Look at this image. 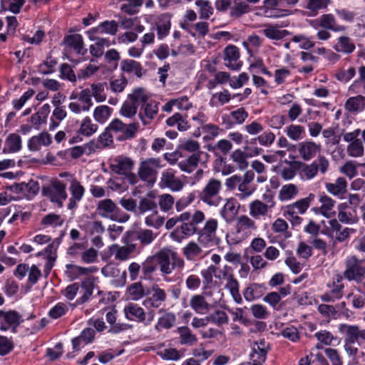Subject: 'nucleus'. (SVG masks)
<instances>
[{"label":"nucleus","mask_w":365,"mask_h":365,"mask_svg":"<svg viewBox=\"0 0 365 365\" xmlns=\"http://www.w3.org/2000/svg\"><path fill=\"white\" fill-rule=\"evenodd\" d=\"M112 112L113 108L108 106H98L94 109L93 118L100 124H103L108 120Z\"/></svg>","instance_id":"obj_52"},{"label":"nucleus","mask_w":365,"mask_h":365,"mask_svg":"<svg viewBox=\"0 0 365 365\" xmlns=\"http://www.w3.org/2000/svg\"><path fill=\"white\" fill-rule=\"evenodd\" d=\"M319 202L321 204V210L323 211V216L330 218L335 215L334 210L336 201L324 192L319 195Z\"/></svg>","instance_id":"obj_39"},{"label":"nucleus","mask_w":365,"mask_h":365,"mask_svg":"<svg viewBox=\"0 0 365 365\" xmlns=\"http://www.w3.org/2000/svg\"><path fill=\"white\" fill-rule=\"evenodd\" d=\"M50 113V106L48 104H44L39 110L34 113L31 118L30 121L32 123V126L36 129H39L40 125L46 123V119Z\"/></svg>","instance_id":"obj_41"},{"label":"nucleus","mask_w":365,"mask_h":365,"mask_svg":"<svg viewBox=\"0 0 365 365\" xmlns=\"http://www.w3.org/2000/svg\"><path fill=\"white\" fill-rule=\"evenodd\" d=\"M68 197L66 192V183L55 179L51 181V186L48 191V197L52 202L63 206V202Z\"/></svg>","instance_id":"obj_16"},{"label":"nucleus","mask_w":365,"mask_h":365,"mask_svg":"<svg viewBox=\"0 0 365 365\" xmlns=\"http://www.w3.org/2000/svg\"><path fill=\"white\" fill-rule=\"evenodd\" d=\"M196 225V233L197 234V241L202 246L208 247L212 245L217 240L216 232L218 227V222L217 220L210 218L206 221L203 227L200 229L198 225Z\"/></svg>","instance_id":"obj_8"},{"label":"nucleus","mask_w":365,"mask_h":365,"mask_svg":"<svg viewBox=\"0 0 365 365\" xmlns=\"http://www.w3.org/2000/svg\"><path fill=\"white\" fill-rule=\"evenodd\" d=\"M316 196L314 193H309L307 197L297 200L294 203H292L286 206L284 210V215H293L294 212L302 215L309 207L311 203L315 200Z\"/></svg>","instance_id":"obj_21"},{"label":"nucleus","mask_w":365,"mask_h":365,"mask_svg":"<svg viewBox=\"0 0 365 365\" xmlns=\"http://www.w3.org/2000/svg\"><path fill=\"white\" fill-rule=\"evenodd\" d=\"M182 255L188 261H195L203 255L201 246L194 241L188 242L182 250Z\"/></svg>","instance_id":"obj_37"},{"label":"nucleus","mask_w":365,"mask_h":365,"mask_svg":"<svg viewBox=\"0 0 365 365\" xmlns=\"http://www.w3.org/2000/svg\"><path fill=\"white\" fill-rule=\"evenodd\" d=\"M322 135L326 139L325 144L327 146L338 145L341 140V135L336 133L335 128L329 127L322 130Z\"/></svg>","instance_id":"obj_62"},{"label":"nucleus","mask_w":365,"mask_h":365,"mask_svg":"<svg viewBox=\"0 0 365 365\" xmlns=\"http://www.w3.org/2000/svg\"><path fill=\"white\" fill-rule=\"evenodd\" d=\"M124 312L128 319L144 322L145 324H149L154 317V313L150 312H149V317L145 322L146 318L144 309L138 304L133 303H129L125 307Z\"/></svg>","instance_id":"obj_17"},{"label":"nucleus","mask_w":365,"mask_h":365,"mask_svg":"<svg viewBox=\"0 0 365 365\" xmlns=\"http://www.w3.org/2000/svg\"><path fill=\"white\" fill-rule=\"evenodd\" d=\"M257 229L255 222L245 215H242L237 218L235 230L237 234L242 236H248L252 230Z\"/></svg>","instance_id":"obj_31"},{"label":"nucleus","mask_w":365,"mask_h":365,"mask_svg":"<svg viewBox=\"0 0 365 365\" xmlns=\"http://www.w3.org/2000/svg\"><path fill=\"white\" fill-rule=\"evenodd\" d=\"M345 267L343 277L349 281H355L356 283L362 282L365 274V267L362 266L361 259H358L355 255L349 256L346 259Z\"/></svg>","instance_id":"obj_9"},{"label":"nucleus","mask_w":365,"mask_h":365,"mask_svg":"<svg viewBox=\"0 0 365 365\" xmlns=\"http://www.w3.org/2000/svg\"><path fill=\"white\" fill-rule=\"evenodd\" d=\"M22 316L16 310H0V330L6 331L11 330L17 332L18 327L23 322Z\"/></svg>","instance_id":"obj_12"},{"label":"nucleus","mask_w":365,"mask_h":365,"mask_svg":"<svg viewBox=\"0 0 365 365\" xmlns=\"http://www.w3.org/2000/svg\"><path fill=\"white\" fill-rule=\"evenodd\" d=\"M177 333L179 334V342L182 345L193 346L197 341L196 335L186 326L178 327Z\"/></svg>","instance_id":"obj_44"},{"label":"nucleus","mask_w":365,"mask_h":365,"mask_svg":"<svg viewBox=\"0 0 365 365\" xmlns=\"http://www.w3.org/2000/svg\"><path fill=\"white\" fill-rule=\"evenodd\" d=\"M160 185L161 187H167L173 192H178L184 187V182L176 176L175 170L169 168L163 171Z\"/></svg>","instance_id":"obj_15"},{"label":"nucleus","mask_w":365,"mask_h":365,"mask_svg":"<svg viewBox=\"0 0 365 365\" xmlns=\"http://www.w3.org/2000/svg\"><path fill=\"white\" fill-rule=\"evenodd\" d=\"M149 98L145 91L142 88H138L128 95V99L137 107L145 104Z\"/></svg>","instance_id":"obj_53"},{"label":"nucleus","mask_w":365,"mask_h":365,"mask_svg":"<svg viewBox=\"0 0 365 365\" xmlns=\"http://www.w3.org/2000/svg\"><path fill=\"white\" fill-rule=\"evenodd\" d=\"M108 128L111 132L121 133L122 136L119 138L120 140H125L135 137L139 128V123L134 122L127 124L118 118H115L109 123Z\"/></svg>","instance_id":"obj_14"},{"label":"nucleus","mask_w":365,"mask_h":365,"mask_svg":"<svg viewBox=\"0 0 365 365\" xmlns=\"http://www.w3.org/2000/svg\"><path fill=\"white\" fill-rule=\"evenodd\" d=\"M328 291L321 296V300L324 302H334L342 298L344 295V284L343 276L336 274L332 282L327 284Z\"/></svg>","instance_id":"obj_13"},{"label":"nucleus","mask_w":365,"mask_h":365,"mask_svg":"<svg viewBox=\"0 0 365 365\" xmlns=\"http://www.w3.org/2000/svg\"><path fill=\"white\" fill-rule=\"evenodd\" d=\"M325 188L331 195L342 200L345 198L347 192V181L343 177H339L334 182H326Z\"/></svg>","instance_id":"obj_28"},{"label":"nucleus","mask_w":365,"mask_h":365,"mask_svg":"<svg viewBox=\"0 0 365 365\" xmlns=\"http://www.w3.org/2000/svg\"><path fill=\"white\" fill-rule=\"evenodd\" d=\"M338 219L342 223L352 225L358 222L356 211L347 202H341L338 205Z\"/></svg>","instance_id":"obj_29"},{"label":"nucleus","mask_w":365,"mask_h":365,"mask_svg":"<svg viewBox=\"0 0 365 365\" xmlns=\"http://www.w3.org/2000/svg\"><path fill=\"white\" fill-rule=\"evenodd\" d=\"M175 315L172 312H167L158 319L155 329L158 332H160L163 329H170L175 325Z\"/></svg>","instance_id":"obj_49"},{"label":"nucleus","mask_w":365,"mask_h":365,"mask_svg":"<svg viewBox=\"0 0 365 365\" xmlns=\"http://www.w3.org/2000/svg\"><path fill=\"white\" fill-rule=\"evenodd\" d=\"M171 22L170 18L165 15H160L153 24V30L157 31L158 39L162 40L165 38L170 32Z\"/></svg>","instance_id":"obj_33"},{"label":"nucleus","mask_w":365,"mask_h":365,"mask_svg":"<svg viewBox=\"0 0 365 365\" xmlns=\"http://www.w3.org/2000/svg\"><path fill=\"white\" fill-rule=\"evenodd\" d=\"M287 135L293 140H299L304 138L305 130L300 125H289L286 128Z\"/></svg>","instance_id":"obj_64"},{"label":"nucleus","mask_w":365,"mask_h":365,"mask_svg":"<svg viewBox=\"0 0 365 365\" xmlns=\"http://www.w3.org/2000/svg\"><path fill=\"white\" fill-rule=\"evenodd\" d=\"M205 219V215L201 210H195L192 214L186 211L168 219L165 227L166 230H169L173 229L177 223L181 222L180 226H178L170 233V237L172 240L181 243L184 240L195 235L197 224L202 223Z\"/></svg>","instance_id":"obj_1"},{"label":"nucleus","mask_w":365,"mask_h":365,"mask_svg":"<svg viewBox=\"0 0 365 365\" xmlns=\"http://www.w3.org/2000/svg\"><path fill=\"white\" fill-rule=\"evenodd\" d=\"M95 335L96 331L92 328L84 329L78 336L73 339L72 344L73 349L78 350L82 342L85 344L91 343L95 338Z\"/></svg>","instance_id":"obj_47"},{"label":"nucleus","mask_w":365,"mask_h":365,"mask_svg":"<svg viewBox=\"0 0 365 365\" xmlns=\"http://www.w3.org/2000/svg\"><path fill=\"white\" fill-rule=\"evenodd\" d=\"M271 229L273 232L277 233L279 235L284 236L287 238L291 236V233L289 232V225L287 222L282 218L276 219L271 225Z\"/></svg>","instance_id":"obj_57"},{"label":"nucleus","mask_w":365,"mask_h":365,"mask_svg":"<svg viewBox=\"0 0 365 365\" xmlns=\"http://www.w3.org/2000/svg\"><path fill=\"white\" fill-rule=\"evenodd\" d=\"M203 155H207V154L205 153H192L190 155L182 154V156H184L185 158L178 163V167L182 171L190 173L197 168Z\"/></svg>","instance_id":"obj_25"},{"label":"nucleus","mask_w":365,"mask_h":365,"mask_svg":"<svg viewBox=\"0 0 365 365\" xmlns=\"http://www.w3.org/2000/svg\"><path fill=\"white\" fill-rule=\"evenodd\" d=\"M264 29L262 30L263 34L269 39L271 40H281L284 37L290 35V32L287 30H281L282 25L279 24H266Z\"/></svg>","instance_id":"obj_35"},{"label":"nucleus","mask_w":365,"mask_h":365,"mask_svg":"<svg viewBox=\"0 0 365 365\" xmlns=\"http://www.w3.org/2000/svg\"><path fill=\"white\" fill-rule=\"evenodd\" d=\"M356 73V68L353 66H350L347 69L341 68L336 71L334 77L339 82L346 83L355 76Z\"/></svg>","instance_id":"obj_56"},{"label":"nucleus","mask_w":365,"mask_h":365,"mask_svg":"<svg viewBox=\"0 0 365 365\" xmlns=\"http://www.w3.org/2000/svg\"><path fill=\"white\" fill-rule=\"evenodd\" d=\"M232 148V143L226 139L219 140L215 145L209 146L208 150L216 155H227Z\"/></svg>","instance_id":"obj_59"},{"label":"nucleus","mask_w":365,"mask_h":365,"mask_svg":"<svg viewBox=\"0 0 365 365\" xmlns=\"http://www.w3.org/2000/svg\"><path fill=\"white\" fill-rule=\"evenodd\" d=\"M309 25L317 30V37L321 41H327L331 38L329 31L334 32H343L346 27L337 24L336 19L332 14H325L319 17L309 21Z\"/></svg>","instance_id":"obj_3"},{"label":"nucleus","mask_w":365,"mask_h":365,"mask_svg":"<svg viewBox=\"0 0 365 365\" xmlns=\"http://www.w3.org/2000/svg\"><path fill=\"white\" fill-rule=\"evenodd\" d=\"M160 158H150L140 162L138 175L140 180L153 185L157 178L158 170L162 167Z\"/></svg>","instance_id":"obj_6"},{"label":"nucleus","mask_w":365,"mask_h":365,"mask_svg":"<svg viewBox=\"0 0 365 365\" xmlns=\"http://www.w3.org/2000/svg\"><path fill=\"white\" fill-rule=\"evenodd\" d=\"M150 294L149 287L143 285L141 281L134 282L126 288L125 295L128 299L138 301Z\"/></svg>","instance_id":"obj_26"},{"label":"nucleus","mask_w":365,"mask_h":365,"mask_svg":"<svg viewBox=\"0 0 365 365\" xmlns=\"http://www.w3.org/2000/svg\"><path fill=\"white\" fill-rule=\"evenodd\" d=\"M154 256L163 275L170 274L175 269H182L185 265L184 259L170 249H163Z\"/></svg>","instance_id":"obj_4"},{"label":"nucleus","mask_w":365,"mask_h":365,"mask_svg":"<svg viewBox=\"0 0 365 365\" xmlns=\"http://www.w3.org/2000/svg\"><path fill=\"white\" fill-rule=\"evenodd\" d=\"M134 161L128 157L119 155L110 160V168L115 174L123 175L132 171Z\"/></svg>","instance_id":"obj_19"},{"label":"nucleus","mask_w":365,"mask_h":365,"mask_svg":"<svg viewBox=\"0 0 365 365\" xmlns=\"http://www.w3.org/2000/svg\"><path fill=\"white\" fill-rule=\"evenodd\" d=\"M359 78L355 80L349 87L348 91L351 93H358L360 92L359 88L363 86L364 91H365V66H359L358 69Z\"/></svg>","instance_id":"obj_63"},{"label":"nucleus","mask_w":365,"mask_h":365,"mask_svg":"<svg viewBox=\"0 0 365 365\" xmlns=\"http://www.w3.org/2000/svg\"><path fill=\"white\" fill-rule=\"evenodd\" d=\"M234 5L230 8V16L239 18L250 11V7L245 0H234Z\"/></svg>","instance_id":"obj_54"},{"label":"nucleus","mask_w":365,"mask_h":365,"mask_svg":"<svg viewBox=\"0 0 365 365\" xmlns=\"http://www.w3.org/2000/svg\"><path fill=\"white\" fill-rule=\"evenodd\" d=\"M265 287L262 284L252 283L243 291V296L248 302L254 301L263 296Z\"/></svg>","instance_id":"obj_42"},{"label":"nucleus","mask_w":365,"mask_h":365,"mask_svg":"<svg viewBox=\"0 0 365 365\" xmlns=\"http://www.w3.org/2000/svg\"><path fill=\"white\" fill-rule=\"evenodd\" d=\"M221 189V181L211 178L200 193L201 200L208 205L217 206L221 200V197L219 196Z\"/></svg>","instance_id":"obj_10"},{"label":"nucleus","mask_w":365,"mask_h":365,"mask_svg":"<svg viewBox=\"0 0 365 365\" xmlns=\"http://www.w3.org/2000/svg\"><path fill=\"white\" fill-rule=\"evenodd\" d=\"M120 69L123 72L127 73H133L137 77L140 78L145 73L141 64L132 59H125L120 63Z\"/></svg>","instance_id":"obj_38"},{"label":"nucleus","mask_w":365,"mask_h":365,"mask_svg":"<svg viewBox=\"0 0 365 365\" xmlns=\"http://www.w3.org/2000/svg\"><path fill=\"white\" fill-rule=\"evenodd\" d=\"M240 203L234 197L225 199V203L220 210L221 217L228 224L233 222L239 212Z\"/></svg>","instance_id":"obj_20"},{"label":"nucleus","mask_w":365,"mask_h":365,"mask_svg":"<svg viewBox=\"0 0 365 365\" xmlns=\"http://www.w3.org/2000/svg\"><path fill=\"white\" fill-rule=\"evenodd\" d=\"M321 151V145L314 141L306 140L298 144V153L302 159L309 161Z\"/></svg>","instance_id":"obj_24"},{"label":"nucleus","mask_w":365,"mask_h":365,"mask_svg":"<svg viewBox=\"0 0 365 365\" xmlns=\"http://www.w3.org/2000/svg\"><path fill=\"white\" fill-rule=\"evenodd\" d=\"M166 123L168 126H177L178 129L180 131L187 130L190 127L184 116L179 113H176L168 118Z\"/></svg>","instance_id":"obj_55"},{"label":"nucleus","mask_w":365,"mask_h":365,"mask_svg":"<svg viewBox=\"0 0 365 365\" xmlns=\"http://www.w3.org/2000/svg\"><path fill=\"white\" fill-rule=\"evenodd\" d=\"M339 332L344 336V351L352 362H358V354L359 353L357 346L360 345V340L364 341V329H360L357 325L341 324L339 326Z\"/></svg>","instance_id":"obj_2"},{"label":"nucleus","mask_w":365,"mask_h":365,"mask_svg":"<svg viewBox=\"0 0 365 365\" xmlns=\"http://www.w3.org/2000/svg\"><path fill=\"white\" fill-rule=\"evenodd\" d=\"M190 306L192 310L200 314H207L211 308V305L202 294L193 295L190 299Z\"/></svg>","instance_id":"obj_36"},{"label":"nucleus","mask_w":365,"mask_h":365,"mask_svg":"<svg viewBox=\"0 0 365 365\" xmlns=\"http://www.w3.org/2000/svg\"><path fill=\"white\" fill-rule=\"evenodd\" d=\"M158 113V103L155 101L142 105L138 116L144 125H149Z\"/></svg>","instance_id":"obj_27"},{"label":"nucleus","mask_w":365,"mask_h":365,"mask_svg":"<svg viewBox=\"0 0 365 365\" xmlns=\"http://www.w3.org/2000/svg\"><path fill=\"white\" fill-rule=\"evenodd\" d=\"M81 287L83 294L77 299L76 304H83L87 302L93 294L94 289V277H88L81 282Z\"/></svg>","instance_id":"obj_46"},{"label":"nucleus","mask_w":365,"mask_h":365,"mask_svg":"<svg viewBox=\"0 0 365 365\" xmlns=\"http://www.w3.org/2000/svg\"><path fill=\"white\" fill-rule=\"evenodd\" d=\"M329 167V160L324 155H319L317 159L310 164L301 163L299 173L303 179L309 180L316 177L319 171L322 174H325Z\"/></svg>","instance_id":"obj_7"},{"label":"nucleus","mask_w":365,"mask_h":365,"mask_svg":"<svg viewBox=\"0 0 365 365\" xmlns=\"http://www.w3.org/2000/svg\"><path fill=\"white\" fill-rule=\"evenodd\" d=\"M69 191L71 197L67 207L68 210H73L77 207L78 202L83 199L86 190L77 178H72L71 182L69 184Z\"/></svg>","instance_id":"obj_22"},{"label":"nucleus","mask_w":365,"mask_h":365,"mask_svg":"<svg viewBox=\"0 0 365 365\" xmlns=\"http://www.w3.org/2000/svg\"><path fill=\"white\" fill-rule=\"evenodd\" d=\"M330 3L331 0H307L305 8L312 13V15L316 16L320 10L326 9Z\"/></svg>","instance_id":"obj_61"},{"label":"nucleus","mask_w":365,"mask_h":365,"mask_svg":"<svg viewBox=\"0 0 365 365\" xmlns=\"http://www.w3.org/2000/svg\"><path fill=\"white\" fill-rule=\"evenodd\" d=\"M63 43L66 47L73 49L77 54L84 56L87 49L83 46V39L81 34L67 35L63 38Z\"/></svg>","instance_id":"obj_30"},{"label":"nucleus","mask_w":365,"mask_h":365,"mask_svg":"<svg viewBox=\"0 0 365 365\" xmlns=\"http://www.w3.org/2000/svg\"><path fill=\"white\" fill-rule=\"evenodd\" d=\"M263 197L265 200V202L259 200H255L249 205L250 215L254 219L265 217L275 206L272 195H264Z\"/></svg>","instance_id":"obj_11"},{"label":"nucleus","mask_w":365,"mask_h":365,"mask_svg":"<svg viewBox=\"0 0 365 365\" xmlns=\"http://www.w3.org/2000/svg\"><path fill=\"white\" fill-rule=\"evenodd\" d=\"M135 250L136 245L132 243L125 246L113 244L109 247L111 255H114L115 259L118 261H125L128 259Z\"/></svg>","instance_id":"obj_32"},{"label":"nucleus","mask_w":365,"mask_h":365,"mask_svg":"<svg viewBox=\"0 0 365 365\" xmlns=\"http://www.w3.org/2000/svg\"><path fill=\"white\" fill-rule=\"evenodd\" d=\"M98 126L93 123L90 117H85L80 125L78 133L83 136L90 137L97 132Z\"/></svg>","instance_id":"obj_50"},{"label":"nucleus","mask_w":365,"mask_h":365,"mask_svg":"<svg viewBox=\"0 0 365 365\" xmlns=\"http://www.w3.org/2000/svg\"><path fill=\"white\" fill-rule=\"evenodd\" d=\"M225 65L231 70L237 71L242 67V63L239 60V49L235 46H228L224 51Z\"/></svg>","instance_id":"obj_23"},{"label":"nucleus","mask_w":365,"mask_h":365,"mask_svg":"<svg viewBox=\"0 0 365 365\" xmlns=\"http://www.w3.org/2000/svg\"><path fill=\"white\" fill-rule=\"evenodd\" d=\"M345 109L350 113H359L365 109V96L358 95L349 98L344 104Z\"/></svg>","instance_id":"obj_40"},{"label":"nucleus","mask_w":365,"mask_h":365,"mask_svg":"<svg viewBox=\"0 0 365 365\" xmlns=\"http://www.w3.org/2000/svg\"><path fill=\"white\" fill-rule=\"evenodd\" d=\"M150 289L152 292V294L150 297L146 296V298L143 302V304L146 308H159L166 301L167 294L158 284H153Z\"/></svg>","instance_id":"obj_18"},{"label":"nucleus","mask_w":365,"mask_h":365,"mask_svg":"<svg viewBox=\"0 0 365 365\" xmlns=\"http://www.w3.org/2000/svg\"><path fill=\"white\" fill-rule=\"evenodd\" d=\"M268 344L264 339H260L254 343L250 360L257 363H264L267 358Z\"/></svg>","instance_id":"obj_34"},{"label":"nucleus","mask_w":365,"mask_h":365,"mask_svg":"<svg viewBox=\"0 0 365 365\" xmlns=\"http://www.w3.org/2000/svg\"><path fill=\"white\" fill-rule=\"evenodd\" d=\"M225 287L229 290L236 304H240L242 303V298L240 293V284L234 276H230V278L227 279Z\"/></svg>","instance_id":"obj_48"},{"label":"nucleus","mask_w":365,"mask_h":365,"mask_svg":"<svg viewBox=\"0 0 365 365\" xmlns=\"http://www.w3.org/2000/svg\"><path fill=\"white\" fill-rule=\"evenodd\" d=\"M21 138L16 133H11L5 140L3 148L4 153H12L19 152L21 149Z\"/></svg>","instance_id":"obj_43"},{"label":"nucleus","mask_w":365,"mask_h":365,"mask_svg":"<svg viewBox=\"0 0 365 365\" xmlns=\"http://www.w3.org/2000/svg\"><path fill=\"white\" fill-rule=\"evenodd\" d=\"M66 269L74 278H77L81 275H87L90 273H94L98 271V268L96 267H83L75 264H67Z\"/></svg>","instance_id":"obj_58"},{"label":"nucleus","mask_w":365,"mask_h":365,"mask_svg":"<svg viewBox=\"0 0 365 365\" xmlns=\"http://www.w3.org/2000/svg\"><path fill=\"white\" fill-rule=\"evenodd\" d=\"M134 235L143 246L150 245L156 237V235L148 229H139L134 232Z\"/></svg>","instance_id":"obj_60"},{"label":"nucleus","mask_w":365,"mask_h":365,"mask_svg":"<svg viewBox=\"0 0 365 365\" xmlns=\"http://www.w3.org/2000/svg\"><path fill=\"white\" fill-rule=\"evenodd\" d=\"M333 48L337 52L350 54L354 51L356 46L350 37L341 36L337 38V43Z\"/></svg>","instance_id":"obj_45"},{"label":"nucleus","mask_w":365,"mask_h":365,"mask_svg":"<svg viewBox=\"0 0 365 365\" xmlns=\"http://www.w3.org/2000/svg\"><path fill=\"white\" fill-rule=\"evenodd\" d=\"M97 214L103 218L120 222L129 219L127 214L120 215V210L117 205L109 198L100 200L96 206Z\"/></svg>","instance_id":"obj_5"},{"label":"nucleus","mask_w":365,"mask_h":365,"mask_svg":"<svg viewBox=\"0 0 365 365\" xmlns=\"http://www.w3.org/2000/svg\"><path fill=\"white\" fill-rule=\"evenodd\" d=\"M298 194V186L294 184L289 183L284 185L281 187L278 197L281 201H287L294 198Z\"/></svg>","instance_id":"obj_51"}]
</instances>
